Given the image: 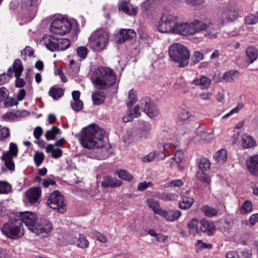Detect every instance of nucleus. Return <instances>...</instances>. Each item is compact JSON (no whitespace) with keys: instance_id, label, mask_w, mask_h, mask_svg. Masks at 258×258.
Wrapping results in <instances>:
<instances>
[{"instance_id":"1","label":"nucleus","mask_w":258,"mask_h":258,"mask_svg":"<svg viewBox=\"0 0 258 258\" xmlns=\"http://www.w3.org/2000/svg\"><path fill=\"white\" fill-rule=\"evenodd\" d=\"M104 130L96 124H91L82 129L79 141L85 148L95 149L103 146Z\"/></svg>"},{"instance_id":"2","label":"nucleus","mask_w":258,"mask_h":258,"mask_svg":"<svg viewBox=\"0 0 258 258\" xmlns=\"http://www.w3.org/2000/svg\"><path fill=\"white\" fill-rule=\"evenodd\" d=\"M20 219L28 229L40 237H45L52 229V224L47 220L44 219L40 222L36 215L32 212H25L20 214Z\"/></svg>"},{"instance_id":"3","label":"nucleus","mask_w":258,"mask_h":258,"mask_svg":"<svg viewBox=\"0 0 258 258\" xmlns=\"http://www.w3.org/2000/svg\"><path fill=\"white\" fill-rule=\"evenodd\" d=\"M212 28L213 26L210 25H207L200 21H197L190 24L187 23H175L174 33L186 36L194 35L207 30V31L205 34V36L211 39H214L217 37V33L210 32V29Z\"/></svg>"},{"instance_id":"4","label":"nucleus","mask_w":258,"mask_h":258,"mask_svg":"<svg viewBox=\"0 0 258 258\" xmlns=\"http://www.w3.org/2000/svg\"><path fill=\"white\" fill-rule=\"evenodd\" d=\"M91 80L97 89H106L115 84L116 78L114 72L110 68L99 67L93 72Z\"/></svg>"},{"instance_id":"5","label":"nucleus","mask_w":258,"mask_h":258,"mask_svg":"<svg viewBox=\"0 0 258 258\" xmlns=\"http://www.w3.org/2000/svg\"><path fill=\"white\" fill-rule=\"evenodd\" d=\"M169 55L172 61L179 63V67L180 68L186 67L189 62V52L181 44H172L169 48Z\"/></svg>"},{"instance_id":"6","label":"nucleus","mask_w":258,"mask_h":258,"mask_svg":"<svg viewBox=\"0 0 258 258\" xmlns=\"http://www.w3.org/2000/svg\"><path fill=\"white\" fill-rule=\"evenodd\" d=\"M109 41L107 32L103 30H97L91 35L88 45L94 52H101L105 49Z\"/></svg>"},{"instance_id":"7","label":"nucleus","mask_w":258,"mask_h":258,"mask_svg":"<svg viewBox=\"0 0 258 258\" xmlns=\"http://www.w3.org/2000/svg\"><path fill=\"white\" fill-rule=\"evenodd\" d=\"M1 231L4 235L14 239L22 237L24 233L22 221L19 219H10L3 225Z\"/></svg>"},{"instance_id":"8","label":"nucleus","mask_w":258,"mask_h":258,"mask_svg":"<svg viewBox=\"0 0 258 258\" xmlns=\"http://www.w3.org/2000/svg\"><path fill=\"white\" fill-rule=\"evenodd\" d=\"M176 21V16L171 14H164L158 25V30L162 33H174Z\"/></svg>"},{"instance_id":"9","label":"nucleus","mask_w":258,"mask_h":258,"mask_svg":"<svg viewBox=\"0 0 258 258\" xmlns=\"http://www.w3.org/2000/svg\"><path fill=\"white\" fill-rule=\"evenodd\" d=\"M79 30L77 21L72 18L68 19L66 17V34L70 33V38H66V49L74 42L78 38Z\"/></svg>"},{"instance_id":"10","label":"nucleus","mask_w":258,"mask_h":258,"mask_svg":"<svg viewBox=\"0 0 258 258\" xmlns=\"http://www.w3.org/2000/svg\"><path fill=\"white\" fill-rule=\"evenodd\" d=\"M64 197L58 190L53 191L49 195L47 199L48 206L60 213H63L64 211Z\"/></svg>"},{"instance_id":"11","label":"nucleus","mask_w":258,"mask_h":258,"mask_svg":"<svg viewBox=\"0 0 258 258\" xmlns=\"http://www.w3.org/2000/svg\"><path fill=\"white\" fill-rule=\"evenodd\" d=\"M199 167L202 173L198 172L197 173V178L205 184L209 190H211V179L204 173V172L209 170L210 167V163L209 160L207 158L202 159L199 164Z\"/></svg>"},{"instance_id":"12","label":"nucleus","mask_w":258,"mask_h":258,"mask_svg":"<svg viewBox=\"0 0 258 258\" xmlns=\"http://www.w3.org/2000/svg\"><path fill=\"white\" fill-rule=\"evenodd\" d=\"M238 17V12L232 8H227L224 9L220 15L218 21V27L214 28V30L218 28L220 26H223L226 23L232 22Z\"/></svg>"},{"instance_id":"13","label":"nucleus","mask_w":258,"mask_h":258,"mask_svg":"<svg viewBox=\"0 0 258 258\" xmlns=\"http://www.w3.org/2000/svg\"><path fill=\"white\" fill-rule=\"evenodd\" d=\"M139 103L143 111L149 117L152 118L158 115V109L150 99L146 98L141 100Z\"/></svg>"},{"instance_id":"14","label":"nucleus","mask_w":258,"mask_h":258,"mask_svg":"<svg viewBox=\"0 0 258 258\" xmlns=\"http://www.w3.org/2000/svg\"><path fill=\"white\" fill-rule=\"evenodd\" d=\"M25 195L30 204L36 207L41 202V189L39 187H32L25 191Z\"/></svg>"},{"instance_id":"15","label":"nucleus","mask_w":258,"mask_h":258,"mask_svg":"<svg viewBox=\"0 0 258 258\" xmlns=\"http://www.w3.org/2000/svg\"><path fill=\"white\" fill-rule=\"evenodd\" d=\"M64 17L62 15L55 16L51 23L50 31L54 34L60 35L64 34L63 29Z\"/></svg>"},{"instance_id":"16","label":"nucleus","mask_w":258,"mask_h":258,"mask_svg":"<svg viewBox=\"0 0 258 258\" xmlns=\"http://www.w3.org/2000/svg\"><path fill=\"white\" fill-rule=\"evenodd\" d=\"M163 140L165 141L163 148L166 152H169L170 149L172 150L179 146L177 138L173 135L164 133Z\"/></svg>"},{"instance_id":"17","label":"nucleus","mask_w":258,"mask_h":258,"mask_svg":"<svg viewBox=\"0 0 258 258\" xmlns=\"http://www.w3.org/2000/svg\"><path fill=\"white\" fill-rule=\"evenodd\" d=\"M63 38H53L48 42H45L47 48L51 51H60L64 50Z\"/></svg>"},{"instance_id":"18","label":"nucleus","mask_w":258,"mask_h":258,"mask_svg":"<svg viewBox=\"0 0 258 258\" xmlns=\"http://www.w3.org/2000/svg\"><path fill=\"white\" fill-rule=\"evenodd\" d=\"M194 202L193 197L190 195V191L182 192L181 200L179 201V207L181 209L189 208Z\"/></svg>"},{"instance_id":"19","label":"nucleus","mask_w":258,"mask_h":258,"mask_svg":"<svg viewBox=\"0 0 258 258\" xmlns=\"http://www.w3.org/2000/svg\"><path fill=\"white\" fill-rule=\"evenodd\" d=\"M200 223L201 231L206 233L208 236L214 235L215 232L216 226L213 222L203 218L201 220Z\"/></svg>"},{"instance_id":"20","label":"nucleus","mask_w":258,"mask_h":258,"mask_svg":"<svg viewBox=\"0 0 258 258\" xmlns=\"http://www.w3.org/2000/svg\"><path fill=\"white\" fill-rule=\"evenodd\" d=\"M21 7L24 11L29 12L31 16L34 17L37 11V0H23Z\"/></svg>"},{"instance_id":"21","label":"nucleus","mask_w":258,"mask_h":258,"mask_svg":"<svg viewBox=\"0 0 258 258\" xmlns=\"http://www.w3.org/2000/svg\"><path fill=\"white\" fill-rule=\"evenodd\" d=\"M246 167L252 174L258 176V155L251 156L247 160Z\"/></svg>"},{"instance_id":"22","label":"nucleus","mask_w":258,"mask_h":258,"mask_svg":"<svg viewBox=\"0 0 258 258\" xmlns=\"http://www.w3.org/2000/svg\"><path fill=\"white\" fill-rule=\"evenodd\" d=\"M159 215L163 216L168 221H174L181 216V212L178 210H162L159 213Z\"/></svg>"},{"instance_id":"23","label":"nucleus","mask_w":258,"mask_h":258,"mask_svg":"<svg viewBox=\"0 0 258 258\" xmlns=\"http://www.w3.org/2000/svg\"><path fill=\"white\" fill-rule=\"evenodd\" d=\"M101 184L103 187H118L122 184V181L114 177L106 176L103 178Z\"/></svg>"},{"instance_id":"24","label":"nucleus","mask_w":258,"mask_h":258,"mask_svg":"<svg viewBox=\"0 0 258 258\" xmlns=\"http://www.w3.org/2000/svg\"><path fill=\"white\" fill-rule=\"evenodd\" d=\"M118 8L120 11H122L129 15H134L137 14V9L133 6L124 1H121L118 3Z\"/></svg>"},{"instance_id":"25","label":"nucleus","mask_w":258,"mask_h":258,"mask_svg":"<svg viewBox=\"0 0 258 258\" xmlns=\"http://www.w3.org/2000/svg\"><path fill=\"white\" fill-rule=\"evenodd\" d=\"M199 220L197 218L192 219L188 223V233L194 236L199 234L201 231L198 227Z\"/></svg>"},{"instance_id":"26","label":"nucleus","mask_w":258,"mask_h":258,"mask_svg":"<svg viewBox=\"0 0 258 258\" xmlns=\"http://www.w3.org/2000/svg\"><path fill=\"white\" fill-rule=\"evenodd\" d=\"M136 35L135 32L132 29H123L120 32L118 42H123L134 38Z\"/></svg>"},{"instance_id":"27","label":"nucleus","mask_w":258,"mask_h":258,"mask_svg":"<svg viewBox=\"0 0 258 258\" xmlns=\"http://www.w3.org/2000/svg\"><path fill=\"white\" fill-rule=\"evenodd\" d=\"M246 60L249 63H252L258 57V51L254 46H249L246 49Z\"/></svg>"},{"instance_id":"28","label":"nucleus","mask_w":258,"mask_h":258,"mask_svg":"<svg viewBox=\"0 0 258 258\" xmlns=\"http://www.w3.org/2000/svg\"><path fill=\"white\" fill-rule=\"evenodd\" d=\"M214 131L212 129L205 128L198 131L197 138L201 137L204 141L210 142L213 139Z\"/></svg>"},{"instance_id":"29","label":"nucleus","mask_w":258,"mask_h":258,"mask_svg":"<svg viewBox=\"0 0 258 258\" xmlns=\"http://www.w3.org/2000/svg\"><path fill=\"white\" fill-rule=\"evenodd\" d=\"M241 144L243 148L249 149L255 145V141L254 139L247 134H244L241 137Z\"/></svg>"},{"instance_id":"30","label":"nucleus","mask_w":258,"mask_h":258,"mask_svg":"<svg viewBox=\"0 0 258 258\" xmlns=\"http://www.w3.org/2000/svg\"><path fill=\"white\" fill-rule=\"evenodd\" d=\"M215 161L219 164L225 163L227 159V153L226 150L221 149L216 152L214 155Z\"/></svg>"},{"instance_id":"31","label":"nucleus","mask_w":258,"mask_h":258,"mask_svg":"<svg viewBox=\"0 0 258 258\" xmlns=\"http://www.w3.org/2000/svg\"><path fill=\"white\" fill-rule=\"evenodd\" d=\"M63 90L62 88L53 86L51 87L48 92V94L54 100H58L63 95Z\"/></svg>"},{"instance_id":"32","label":"nucleus","mask_w":258,"mask_h":258,"mask_svg":"<svg viewBox=\"0 0 258 258\" xmlns=\"http://www.w3.org/2000/svg\"><path fill=\"white\" fill-rule=\"evenodd\" d=\"M195 85H201L202 89H208L210 87L211 81L210 79L202 76L200 79H195L192 82Z\"/></svg>"},{"instance_id":"33","label":"nucleus","mask_w":258,"mask_h":258,"mask_svg":"<svg viewBox=\"0 0 258 258\" xmlns=\"http://www.w3.org/2000/svg\"><path fill=\"white\" fill-rule=\"evenodd\" d=\"M148 207L151 208L155 214L159 215L162 209L160 208L159 203L153 199H149L146 202Z\"/></svg>"},{"instance_id":"34","label":"nucleus","mask_w":258,"mask_h":258,"mask_svg":"<svg viewBox=\"0 0 258 258\" xmlns=\"http://www.w3.org/2000/svg\"><path fill=\"white\" fill-rule=\"evenodd\" d=\"M151 125L149 122H144L140 128V137L147 139L150 135Z\"/></svg>"},{"instance_id":"35","label":"nucleus","mask_w":258,"mask_h":258,"mask_svg":"<svg viewBox=\"0 0 258 258\" xmlns=\"http://www.w3.org/2000/svg\"><path fill=\"white\" fill-rule=\"evenodd\" d=\"M13 71L15 72V77H20L23 71V66L19 59L14 60L13 64Z\"/></svg>"},{"instance_id":"36","label":"nucleus","mask_w":258,"mask_h":258,"mask_svg":"<svg viewBox=\"0 0 258 258\" xmlns=\"http://www.w3.org/2000/svg\"><path fill=\"white\" fill-rule=\"evenodd\" d=\"M93 103L96 105H100L102 104L105 100V95L104 92L96 91L92 96Z\"/></svg>"},{"instance_id":"37","label":"nucleus","mask_w":258,"mask_h":258,"mask_svg":"<svg viewBox=\"0 0 258 258\" xmlns=\"http://www.w3.org/2000/svg\"><path fill=\"white\" fill-rule=\"evenodd\" d=\"M75 243L79 247L83 249L87 248L89 247V242L86 239V237L82 234H79L78 239Z\"/></svg>"},{"instance_id":"38","label":"nucleus","mask_w":258,"mask_h":258,"mask_svg":"<svg viewBox=\"0 0 258 258\" xmlns=\"http://www.w3.org/2000/svg\"><path fill=\"white\" fill-rule=\"evenodd\" d=\"M148 233L151 236L155 237L156 240L160 242L164 243L167 240L168 238L167 235L160 233H156L153 229H149L148 231Z\"/></svg>"},{"instance_id":"39","label":"nucleus","mask_w":258,"mask_h":258,"mask_svg":"<svg viewBox=\"0 0 258 258\" xmlns=\"http://www.w3.org/2000/svg\"><path fill=\"white\" fill-rule=\"evenodd\" d=\"M191 116V113L188 109L179 108L178 110V118L181 121L187 120Z\"/></svg>"},{"instance_id":"40","label":"nucleus","mask_w":258,"mask_h":258,"mask_svg":"<svg viewBox=\"0 0 258 258\" xmlns=\"http://www.w3.org/2000/svg\"><path fill=\"white\" fill-rule=\"evenodd\" d=\"M202 211L207 217H213L217 214L218 211L216 209L209 206H204L201 208Z\"/></svg>"},{"instance_id":"41","label":"nucleus","mask_w":258,"mask_h":258,"mask_svg":"<svg viewBox=\"0 0 258 258\" xmlns=\"http://www.w3.org/2000/svg\"><path fill=\"white\" fill-rule=\"evenodd\" d=\"M18 153V149L16 144L11 143L9 147V151L6 153H3V155L14 157L17 156Z\"/></svg>"},{"instance_id":"42","label":"nucleus","mask_w":258,"mask_h":258,"mask_svg":"<svg viewBox=\"0 0 258 258\" xmlns=\"http://www.w3.org/2000/svg\"><path fill=\"white\" fill-rule=\"evenodd\" d=\"M59 129L56 126H53L51 130L46 131L45 133V138L48 141L53 140L55 139L56 135L59 134Z\"/></svg>"},{"instance_id":"43","label":"nucleus","mask_w":258,"mask_h":258,"mask_svg":"<svg viewBox=\"0 0 258 258\" xmlns=\"http://www.w3.org/2000/svg\"><path fill=\"white\" fill-rule=\"evenodd\" d=\"M128 101L126 103L128 108L132 106L137 101V95L136 92L133 89L129 91L128 93Z\"/></svg>"},{"instance_id":"44","label":"nucleus","mask_w":258,"mask_h":258,"mask_svg":"<svg viewBox=\"0 0 258 258\" xmlns=\"http://www.w3.org/2000/svg\"><path fill=\"white\" fill-rule=\"evenodd\" d=\"M253 206L251 201L247 200L244 202L241 206L240 212L242 214H246L252 212Z\"/></svg>"},{"instance_id":"45","label":"nucleus","mask_w":258,"mask_h":258,"mask_svg":"<svg viewBox=\"0 0 258 258\" xmlns=\"http://www.w3.org/2000/svg\"><path fill=\"white\" fill-rule=\"evenodd\" d=\"M115 174L119 178L124 180L130 181L134 178L133 175L124 170H117L115 171Z\"/></svg>"},{"instance_id":"46","label":"nucleus","mask_w":258,"mask_h":258,"mask_svg":"<svg viewBox=\"0 0 258 258\" xmlns=\"http://www.w3.org/2000/svg\"><path fill=\"white\" fill-rule=\"evenodd\" d=\"M13 157L3 155L1 157V160L5 161L6 167L10 170H14L15 164L13 161Z\"/></svg>"},{"instance_id":"47","label":"nucleus","mask_w":258,"mask_h":258,"mask_svg":"<svg viewBox=\"0 0 258 258\" xmlns=\"http://www.w3.org/2000/svg\"><path fill=\"white\" fill-rule=\"evenodd\" d=\"M11 189V186L6 182L0 181V194H6L9 193Z\"/></svg>"},{"instance_id":"48","label":"nucleus","mask_w":258,"mask_h":258,"mask_svg":"<svg viewBox=\"0 0 258 258\" xmlns=\"http://www.w3.org/2000/svg\"><path fill=\"white\" fill-rule=\"evenodd\" d=\"M158 197L166 201H171L176 199V196L173 193L163 192L160 194Z\"/></svg>"},{"instance_id":"49","label":"nucleus","mask_w":258,"mask_h":258,"mask_svg":"<svg viewBox=\"0 0 258 258\" xmlns=\"http://www.w3.org/2000/svg\"><path fill=\"white\" fill-rule=\"evenodd\" d=\"M256 15L250 14L245 18V23L248 25H253L258 22V12L256 13Z\"/></svg>"},{"instance_id":"50","label":"nucleus","mask_w":258,"mask_h":258,"mask_svg":"<svg viewBox=\"0 0 258 258\" xmlns=\"http://www.w3.org/2000/svg\"><path fill=\"white\" fill-rule=\"evenodd\" d=\"M244 107V104L242 103H239L237 106L231 109L228 113H226L225 115L223 116V118L228 117L232 115V114L238 112V111L243 108Z\"/></svg>"},{"instance_id":"51","label":"nucleus","mask_w":258,"mask_h":258,"mask_svg":"<svg viewBox=\"0 0 258 258\" xmlns=\"http://www.w3.org/2000/svg\"><path fill=\"white\" fill-rule=\"evenodd\" d=\"M237 72L230 71L225 73L223 75V79L228 82H230L236 78Z\"/></svg>"},{"instance_id":"52","label":"nucleus","mask_w":258,"mask_h":258,"mask_svg":"<svg viewBox=\"0 0 258 258\" xmlns=\"http://www.w3.org/2000/svg\"><path fill=\"white\" fill-rule=\"evenodd\" d=\"M71 104L72 109L76 111H79L83 108V103L81 100H77L74 101H71Z\"/></svg>"},{"instance_id":"53","label":"nucleus","mask_w":258,"mask_h":258,"mask_svg":"<svg viewBox=\"0 0 258 258\" xmlns=\"http://www.w3.org/2000/svg\"><path fill=\"white\" fill-rule=\"evenodd\" d=\"M183 182L181 179L173 180L167 183L165 187H180L183 185Z\"/></svg>"},{"instance_id":"54","label":"nucleus","mask_w":258,"mask_h":258,"mask_svg":"<svg viewBox=\"0 0 258 258\" xmlns=\"http://www.w3.org/2000/svg\"><path fill=\"white\" fill-rule=\"evenodd\" d=\"M44 159V154L43 153H40L38 151L35 153L34 155V160L35 164L39 166L41 165Z\"/></svg>"},{"instance_id":"55","label":"nucleus","mask_w":258,"mask_h":258,"mask_svg":"<svg viewBox=\"0 0 258 258\" xmlns=\"http://www.w3.org/2000/svg\"><path fill=\"white\" fill-rule=\"evenodd\" d=\"M10 135V133L9 128L6 127H2L0 125V140L2 141Z\"/></svg>"},{"instance_id":"56","label":"nucleus","mask_w":258,"mask_h":258,"mask_svg":"<svg viewBox=\"0 0 258 258\" xmlns=\"http://www.w3.org/2000/svg\"><path fill=\"white\" fill-rule=\"evenodd\" d=\"M34 52L31 47H26L23 50L21 51V56L24 59H26V56H31L33 55Z\"/></svg>"},{"instance_id":"57","label":"nucleus","mask_w":258,"mask_h":258,"mask_svg":"<svg viewBox=\"0 0 258 258\" xmlns=\"http://www.w3.org/2000/svg\"><path fill=\"white\" fill-rule=\"evenodd\" d=\"M156 153L155 152H152L148 155H147L142 158V161L143 162H150L152 161L156 156Z\"/></svg>"},{"instance_id":"58","label":"nucleus","mask_w":258,"mask_h":258,"mask_svg":"<svg viewBox=\"0 0 258 258\" xmlns=\"http://www.w3.org/2000/svg\"><path fill=\"white\" fill-rule=\"evenodd\" d=\"M184 158V154L182 151L178 150L175 154L174 157L171 159L174 160L176 163H179Z\"/></svg>"},{"instance_id":"59","label":"nucleus","mask_w":258,"mask_h":258,"mask_svg":"<svg viewBox=\"0 0 258 258\" xmlns=\"http://www.w3.org/2000/svg\"><path fill=\"white\" fill-rule=\"evenodd\" d=\"M78 55L82 58L86 57L88 53V49L84 46L79 47L77 50Z\"/></svg>"},{"instance_id":"60","label":"nucleus","mask_w":258,"mask_h":258,"mask_svg":"<svg viewBox=\"0 0 258 258\" xmlns=\"http://www.w3.org/2000/svg\"><path fill=\"white\" fill-rule=\"evenodd\" d=\"M3 118L5 120H12L17 118L16 111L9 112L3 115Z\"/></svg>"},{"instance_id":"61","label":"nucleus","mask_w":258,"mask_h":258,"mask_svg":"<svg viewBox=\"0 0 258 258\" xmlns=\"http://www.w3.org/2000/svg\"><path fill=\"white\" fill-rule=\"evenodd\" d=\"M8 90L4 87L0 88V102L4 101L9 96Z\"/></svg>"},{"instance_id":"62","label":"nucleus","mask_w":258,"mask_h":258,"mask_svg":"<svg viewBox=\"0 0 258 258\" xmlns=\"http://www.w3.org/2000/svg\"><path fill=\"white\" fill-rule=\"evenodd\" d=\"M152 186V184L151 182L144 181L138 184V189L139 191H143Z\"/></svg>"},{"instance_id":"63","label":"nucleus","mask_w":258,"mask_h":258,"mask_svg":"<svg viewBox=\"0 0 258 258\" xmlns=\"http://www.w3.org/2000/svg\"><path fill=\"white\" fill-rule=\"evenodd\" d=\"M43 134V130L40 126L36 127L33 131V136L36 140L40 138Z\"/></svg>"},{"instance_id":"64","label":"nucleus","mask_w":258,"mask_h":258,"mask_svg":"<svg viewBox=\"0 0 258 258\" xmlns=\"http://www.w3.org/2000/svg\"><path fill=\"white\" fill-rule=\"evenodd\" d=\"M95 238L101 242L105 243L107 241V237L101 233L95 232L94 233Z\"/></svg>"}]
</instances>
